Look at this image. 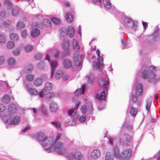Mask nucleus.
<instances>
[{
	"label": "nucleus",
	"mask_w": 160,
	"mask_h": 160,
	"mask_svg": "<svg viewBox=\"0 0 160 160\" xmlns=\"http://www.w3.org/2000/svg\"><path fill=\"white\" fill-rule=\"evenodd\" d=\"M36 136L37 140L42 143V146L48 153L50 152L52 149H53L57 152L61 153L65 152V150L62 148L61 143H58L54 146L52 145L53 140L52 137L46 138L45 135L42 132L38 133Z\"/></svg>",
	"instance_id": "obj_1"
},
{
	"label": "nucleus",
	"mask_w": 160,
	"mask_h": 160,
	"mask_svg": "<svg viewBox=\"0 0 160 160\" xmlns=\"http://www.w3.org/2000/svg\"><path fill=\"white\" fill-rule=\"evenodd\" d=\"M114 154L115 157L120 160H128L131 158L132 151L130 149L124 150L122 152V155H120L118 148L116 147L114 148Z\"/></svg>",
	"instance_id": "obj_2"
},
{
	"label": "nucleus",
	"mask_w": 160,
	"mask_h": 160,
	"mask_svg": "<svg viewBox=\"0 0 160 160\" xmlns=\"http://www.w3.org/2000/svg\"><path fill=\"white\" fill-rule=\"evenodd\" d=\"M155 71H143L142 77L144 79H147L148 82L154 84L160 80V78H157Z\"/></svg>",
	"instance_id": "obj_3"
},
{
	"label": "nucleus",
	"mask_w": 160,
	"mask_h": 160,
	"mask_svg": "<svg viewBox=\"0 0 160 160\" xmlns=\"http://www.w3.org/2000/svg\"><path fill=\"white\" fill-rule=\"evenodd\" d=\"M98 84L100 88L104 91H108L110 85L109 80L108 76L100 78L98 81Z\"/></svg>",
	"instance_id": "obj_4"
},
{
	"label": "nucleus",
	"mask_w": 160,
	"mask_h": 160,
	"mask_svg": "<svg viewBox=\"0 0 160 160\" xmlns=\"http://www.w3.org/2000/svg\"><path fill=\"white\" fill-rule=\"evenodd\" d=\"M59 32L61 35L63 37L68 34L69 37L72 38L74 34V29L72 26L69 27L68 30L65 28H62L59 30Z\"/></svg>",
	"instance_id": "obj_5"
},
{
	"label": "nucleus",
	"mask_w": 160,
	"mask_h": 160,
	"mask_svg": "<svg viewBox=\"0 0 160 160\" xmlns=\"http://www.w3.org/2000/svg\"><path fill=\"white\" fill-rule=\"evenodd\" d=\"M73 60L77 69H81L82 66V56L78 54H75L73 56Z\"/></svg>",
	"instance_id": "obj_6"
},
{
	"label": "nucleus",
	"mask_w": 160,
	"mask_h": 160,
	"mask_svg": "<svg viewBox=\"0 0 160 160\" xmlns=\"http://www.w3.org/2000/svg\"><path fill=\"white\" fill-rule=\"evenodd\" d=\"M82 156L80 152H77L73 153H70L68 155L67 158L70 160H81Z\"/></svg>",
	"instance_id": "obj_7"
},
{
	"label": "nucleus",
	"mask_w": 160,
	"mask_h": 160,
	"mask_svg": "<svg viewBox=\"0 0 160 160\" xmlns=\"http://www.w3.org/2000/svg\"><path fill=\"white\" fill-rule=\"evenodd\" d=\"M62 47L64 50L63 54L64 55H68L70 53L69 44L67 40L63 41L62 43Z\"/></svg>",
	"instance_id": "obj_8"
},
{
	"label": "nucleus",
	"mask_w": 160,
	"mask_h": 160,
	"mask_svg": "<svg viewBox=\"0 0 160 160\" xmlns=\"http://www.w3.org/2000/svg\"><path fill=\"white\" fill-rule=\"evenodd\" d=\"M45 59L48 60V62L50 63V65L52 69V70L55 69L58 65V62L55 61H52L50 62V58L48 54H47L45 58Z\"/></svg>",
	"instance_id": "obj_9"
},
{
	"label": "nucleus",
	"mask_w": 160,
	"mask_h": 160,
	"mask_svg": "<svg viewBox=\"0 0 160 160\" xmlns=\"http://www.w3.org/2000/svg\"><path fill=\"white\" fill-rule=\"evenodd\" d=\"M133 107L135 106L132 103L130 102L129 105V107L131 108L130 114L132 116L134 117L137 113L138 109L137 108H133Z\"/></svg>",
	"instance_id": "obj_10"
},
{
	"label": "nucleus",
	"mask_w": 160,
	"mask_h": 160,
	"mask_svg": "<svg viewBox=\"0 0 160 160\" xmlns=\"http://www.w3.org/2000/svg\"><path fill=\"white\" fill-rule=\"evenodd\" d=\"M63 64L65 68L66 69L70 68L72 66V62L69 58L64 59L63 62Z\"/></svg>",
	"instance_id": "obj_11"
},
{
	"label": "nucleus",
	"mask_w": 160,
	"mask_h": 160,
	"mask_svg": "<svg viewBox=\"0 0 160 160\" xmlns=\"http://www.w3.org/2000/svg\"><path fill=\"white\" fill-rule=\"evenodd\" d=\"M86 86L83 85L82 86V88L77 89L74 92V94L76 96H78L84 93Z\"/></svg>",
	"instance_id": "obj_12"
},
{
	"label": "nucleus",
	"mask_w": 160,
	"mask_h": 160,
	"mask_svg": "<svg viewBox=\"0 0 160 160\" xmlns=\"http://www.w3.org/2000/svg\"><path fill=\"white\" fill-rule=\"evenodd\" d=\"M100 152L98 150H93L91 153V157L93 159H96L98 158L100 156Z\"/></svg>",
	"instance_id": "obj_13"
},
{
	"label": "nucleus",
	"mask_w": 160,
	"mask_h": 160,
	"mask_svg": "<svg viewBox=\"0 0 160 160\" xmlns=\"http://www.w3.org/2000/svg\"><path fill=\"white\" fill-rule=\"evenodd\" d=\"M72 46L74 51L76 52L79 51L80 50V47L78 44L77 41L76 39H73L72 42Z\"/></svg>",
	"instance_id": "obj_14"
},
{
	"label": "nucleus",
	"mask_w": 160,
	"mask_h": 160,
	"mask_svg": "<svg viewBox=\"0 0 160 160\" xmlns=\"http://www.w3.org/2000/svg\"><path fill=\"white\" fill-rule=\"evenodd\" d=\"M131 100L133 105L134 103H136L137 107H139L141 106V102L140 101H137V96L136 93L133 94L131 97Z\"/></svg>",
	"instance_id": "obj_15"
},
{
	"label": "nucleus",
	"mask_w": 160,
	"mask_h": 160,
	"mask_svg": "<svg viewBox=\"0 0 160 160\" xmlns=\"http://www.w3.org/2000/svg\"><path fill=\"white\" fill-rule=\"evenodd\" d=\"M52 88V84L49 82H46L44 87V90L46 92L51 91Z\"/></svg>",
	"instance_id": "obj_16"
},
{
	"label": "nucleus",
	"mask_w": 160,
	"mask_h": 160,
	"mask_svg": "<svg viewBox=\"0 0 160 160\" xmlns=\"http://www.w3.org/2000/svg\"><path fill=\"white\" fill-rule=\"evenodd\" d=\"M8 110L11 113H14L17 112V107L14 104H10L8 107Z\"/></svg>",
	"instance_id": "obj_17"
},
{
	"label": "nucleus",
	"mask_w": 160,
	"mask_h": 160,
	"mask_svg": "<svg viewBox=\"0 0 160 160\" xmlns=\"http://www.w3.org/2000/svg\"><path fill=\"white\" fill-rule=\"evenodd\" d=\"M60 136H61V134H60V133H58L57 135V137H56V140L55 141H54V139H53V143L52 144V145L53 146H55V145H56V144L58 143H61L62 144V148H63L64 149H65V152L64 153H60V152H58V153H60V154H64L66 152V149L64 148L63 146V143H62L61 142H57V141H58L59 139H60ZM52 138H53V137H52Z\"/></svg>",
	"instance_id": "obj_18"
},
{
	"label": "nucleus",
	"mask_w": 160,
	"mask_h": 160,
	"mask_svg": "<svg viewBox=\"0 0 160 160\" xmlns=\"http://www.w3.org/2000/svg\"><path fill=\"white\" fill-rule=\"evenodd\" d=\"M143 88V86L141 83H139L137 86L136 92L137 94H138V95L140 96L141 95L142 92Z\"/></svg>",
	"instance_id": "obj_19"
},
{
	"label": "nucleus",
	"mask_w": 160,
	"mask_h": 160,
	"mask_svg": "<svg viewBox=\"0 0 160 160\" xmlns=\"http://www.w3.org/2000/svg\"><path fill=\"white\" fill-rule=\"evenodd\" d=\"M124 25L125 26H130L133 23V21L128 17L124 18Z\"/></svg>",
	"instance_id": "obj_20"
},
{
	"label": "nucleus",
	"mask_w": 160,
	"mask_h": 160,
	"mask_svg": "<svg viewBox=\"0 0 160 160\" xmlns=\"http://www.w3.org/2000/svg\"><path fill=\"white\" fill-rule=\"evenodd\" d=\"M104 91L102 92L100 94V95L99 94H96V98L98 100H104L106 98V93Z\"/></svg>",
	"instance_id": "obj_21"
},
{
	"label": "nucleus",
	"mask_w": 160,
	"mask_h": 160,
	"mask_svg": "<svg viewBox=\"0 0 160 160\" xmlns=\"http://www.w3.org/2000/svg\"><path fill=\"white\" fill-rule=\"evenodd\" d=\"M40 30L38 28L33 29L31 32V35L33 37H36L38 36L40 34Z\"/></svg>",
	"instance_id": "obj_22"
},
{
	"label": "nucleus",
	"mask_w": 160,
	"mask_h": 160,
	"mask_svg": "<svg viewBox=\"0 0 160 160\" xmlns=\"http://www.w3.org/2000/svg\"><path fill=\"white\" fill-rule=\"evenodd\" d=\"M50 109L51 112H55L58 109L57 105L55 102H52L50 105Z\"/></svg>",
	"instance_id": "obj_23"
},
{
	"label": "nucleus",
	"mask_w": 160,
	"mask_h": 160,
	"mask_svg": "<svg viewBox=\"0 0 160 160\" xmlns=\"http://www.w3.org/2000/svg\"><path fill=\"white\" fill-rule=\"evenodd\" d=\"M103 3L104 7L107 9H110L111 8V4L108 0H103Z\"/></svg>",
	"instance_id": "obj_24"
},
{
	"label": "nucleus",
	"mask_w": 160,
	"mask_h": 160,
	"mask_svg": "<svg viewBox=\"0 0 160 160\" xmlns=\"http://www.w3.org/2000/svg\"><path fill=\"white\" fill-rule=\"evenodd\" d=\"M20 120V118L19 117L16 116L14 117L13 119L10 121L11 124L12 125H17L19 121Z\"/></svg>",
	"instance_id": "obj_25"
},
{
	"label": "nucleus",
	"mask_w": 160,
	"mask_h": 160,
	"mask_svg": "<svg viewBox=\"0 0 160 160\" xmlns=\"http://www.w3.org/2000/svg\"><path fill=\"white\" fill-rule=\"evenodd\" d=\"M59 51L56 49H54L52 50L50 52V54H48L49 56H53L54 58H57L58 55Z\"/></svg>",
	"instance_id": "obj_26"
},
{
	"label": "nucleus",
	"mask_w": 160,
	"mask_h": 160,
	"mask_svg": "<svg viewBox=\"0 0 160 160\" xmlns=\"http://www.w3.org/2000/svg\"><path fill=\"white\" fill-rule=\"evenodd\" d=\"M63 74L62 71H57L55 73V78L57 79H59L61 78Z\"/></svg>",
	"instance_id": "obj_27"
},
{
	"label": "nucleus",
	"mask_w": 160,
	"mask_h": 160,
	"mask_svg": "<svg viewBox=\"0 0 160 160\" xmlns=\"http://www.w3.org/2000/svg\"><path fill=\"white\" fill-rule=\"evenodd\" d=\"M66 19L69 22H71L72 21V15L69 12H67L65 15Z\"/></svg>",
	"instance_id": "obj_28"
},
{
	"label": "nucleus",
	"mask_w": 160,
	"mask_h": 160,
	"mask_svg": "<svg viewBox=\"0 0 160 160\" xmlns=\"http://www.w3.org/2000/svg\"><path fill=\"white\" fill-rule=\"evenodd\" d=\"M94 67L96 69H101L103 68V64L101 62H95L93 64Z\"/></svg>",
	"instance_id": "obj_29"
},
{
	"label": "nucleus",
	"mask_w": 160,
	"mask_h": 160,
	"mask_svg": "<svg viewBox=\"0 0 160 160\" xmlns=\"http://www.w3.org/2000/svg\"><path fill=\"white\" fill-rule=\"evenodd\" d=\"M43 24L46 27L48 28L50 27L52 25L51 22L50 20L45 19L43 20Z\"/></svg>",
	"instance_id": "obj_30"
},
{
	"label": "nucleus",
	"mask_w": 160,
	"mask_h": 160,
	"mask_svg": "<svg viewBox=\"0 0 160 160\" xmlns=\"http://www.w3.org/2000/svg\"><path fill=\"white\" fill-rule=\"evenodd\" d=\"M50 123L57 128H59L61 127V123L57 121H54L51 122Z\"/></svg>",
	"instance_id": "obj_31"
},
{
	"label": "nucleus",
	"mask_w": 160,
	"mask_h": 160,
	"mask_svg": "<svg viewBox=\"0 0 160 160\" xmlns=\"http://www.w3.org/2000/svg\"><path fill=\"white\" fill-rule=\"evenodd\" d=\"M10 39L13 41H17L19 39L18 35L15 33H12L10 35Z\"/></svg>",
	"instance_id": "obj_32"
},
{
	"label": "nucleus",
	"mask_w": 160,
	"mask_h": 160,
	"mask_svg": "<svg viewBox=\"0 0 160 160\" xmlns=\"http://www.w3.org/2000/svg\"><path fill=\"white\" fill-rule=\"evenodd\" d=\"M4 4L8 10L12 8L11 3L9 1L5 0L4 2Z\"/></svg>",
	"instance_id": "obj_33"
},
{
	"label": "nucleus",
	"mask_w": 160,
	"mask_h": 160,
	"mask_svg": "<svg viewBox=\"0 0 160 160\" xmlns=\"http://www.w3.org/2000/svg\"><path fill=\"white\" fill-rule=\"evenodd\" d=\"M113 155L112 153L108 152L106 153L105 160H113Z\"/></svg>",
	"instance_id": "obj_34"
},
{
	"label": "nucleus",
	"mask_w": 160,
	"mask_h": 160,
	"mask_svg": "<svg viewBox=\"0 0 160 160\" xmlns=\"http://www.w3.org/2000/svg\"><path fill=\"white\" fill-rule=\"evenodd\" d=\"M12 118V115L11 114H9L8 115L4 116L3 119L5 123L10 122Z\"/></svg>",
	"instance_id": "obj_35"
},
{
	"label": "nucleus",
	"mask_w": 160,
	"mask_h": 160,
	"mask_svg": "<svg viewBox=\"0 0 160 160\" xmlns=\"http://www.w3.org/2000/svg\"><path fill=\"white\" fill-rule=\"evenodd\" d=\"M159 30V29L158 28L156 29L153 34V38L156 40H158V38H159L160 36V35L158 33Z\"/></svg>",
	"instance_id": "obj_36"
},
{
	"label": "nucleus",
	"mask_w": 160,
	"mask_h": 160,
	"mask_svg": "<svg viewBox=\"0 0 160 160\" xmlns=\"http://www.w3.org/2000/svg\"><path fill=\"white\" fill-rule=\"evenodd\" d=\"M11 23V21H9L5 22L2 23L0 26L1 28H7L8 27L9 25Z\"/></svg>",
	"instance_id": "obj_37"
},
{
	"label": "nucleus",
	"mask_w": 160,
	"mask_h": 160,
	"mask_svg": "<svg viewBox=\"0 0 160 160\" xmlns=\"http://www.w3.org/2000/svg\"><path fill=\"white\" fill-rule=\"evenodd\" d=\"M151 102L150 100L148 99H147L146 103V109L148 113L149 111V109L150 107Z\"/></svg>",
	"instance_id": "obj_38"
},
{
	"label": "nucleus",
	"mask_w": 160,
	"mask_h": 160,
	"mask_svg": "<svg viewBox=\"0 0 160 160\" xmlns=\"http://www.w3.org/2000/svg\"><path fill=\"white\" fill-rule=\"evenodd\" d=\"M42 80L41 79L37 78L34 81V83L35 86H39L42 83Z\"/></svg>",
	"instance_id": "obj_39"
},
{
	"label": "nucleus",
	"mask_w": 160,
	"mask_h": 160,
	"mask_svg": "<svg viewBox=\"0 0 160 160\" xmlns=\"http://www.w3.org/2000/svg\"><path fill=\"white\" fill-rule=\"evenodd\" d=\"M67 122L68 125H74L76 124L77 122L75 120L71 118L69 119H68Z\"/></svg>",
	"instance_id": "obj_40"
},
{
	"label": "nucleus",
	"mask_w": 160,
	"mask_h": 160,
	"mask_svg": "<svg viewBox=\"0 0 160 160\" xmlns=\"http://www.w3.org/2000/svg\"><path fill=\"white\" fill-rule=\"evenodd\" d=\"M33 47L32 46L28 45L25 47L24 49L26 52H29L33 50Z\"/></svg>",
	"instance_id": "obj_41"
},
{
	"label": "nucleus",
	"mask_w": 160,
	"mask_h": 160,
	"mask_svg": "<svg viewBox=\"0 0 160 160\" xmlns=\"http://www.w3.org/2000/svg\"><path fill=\"white\" fill-rule=\"evenodd\" d=\"M25 88L27 89L28 92L32 88V85L31 83L29 82H25L24 84Z\"/></svg>",
	"instance_id": "obj_42"
},
{
	"label": "nucleus",
	"mask_w": 160,
	"mask_h": 160,
	"mask_svg": "<svg viewBox=\"0 0 160 160\" xmlns=\"http://www.w3.org/2000/svg\"><path fill=\"white\" fill-rule=\"evenodd\" d=\"M14 46V43L12 41L8 42L6 45L7 48L9 49L12 48Z\"/></svg>",
	"instance_id": "obj_43"
},
{
	"label": "nucleus",
	"mask_w": 160,
	"mask_h": 160,
	"mask_svg": "<svg viewBox=\"0 0 160 160\" xmlns=\"http://www.w3.org/2000/svg\"><path fill=\"white\" fill-rule=\"evenodd\" d=\"M6 38L2 35L0 34V44H3L5 43L6 42Z\"/></svg>",
	"instance_id": "obj_44"
},
{
	"label": "nucleus",
	"mask_w": 160,
	"mask_h": 160,
	"mask_svg": "<svg viewBox=\"0 0 160 160\" xmlns=\"http://www.w3.org/2000/svg\"><path fill=\"white\" fill-rule=\"evenodd\" d=\"M8 62L9 65H14L15 64L16 61L13 58H11L8 59Z\"/></svg>",
	"instance_id": "obj_45"
},
{
	"label": "nucleus",
	"mask_w": 160,
	"mask_h": 160,
	"mask_svg": "<svg viewBox=\"0 0 160 160\" xmlns=\"http://www.w3.org/2000/svg\"><path fill=\"white\" fill-rule=\"evenodd\" d=\"M124 136L126 141L128 142H130L131 141V137L128 134L125 133Z\"/></svg>",
	"instance_id": "obj_46"
},
{
	"label": "nucleus",
	"mask_w": 160,
	"mask_h": 160,
	"mask_svg": "<svg viewBox=\"0 0 160 160\" xmlns=\"http://www.w3.org/2000/svg\"><path fill=\"white\" fill-rule=\"evenodd\" d=\"M81 110L82 112L84 114L86 113L87 110V107L85 105L82 106L81 108Z\"/></svg>",
	"instance_id": "obj_47"
},
{
	"label": "nucleus",
	"mask_w": 160,
	"mask_h": 160,
	"mask_svg": "<svg viewBox=\"0 0 160 160\" xmlns=\"http://www.w3.org/2000/svg\"><path fill=\"white\" fill-rule=\"evenodd\" d=\"M20 51V49L19 48H15L13 51V53L15 56H18L19 54Z\"/></svg>",
	"instance_id": "obj_48"
},
{
	"label": "nucleus",
	"mask_w": 160,
	"mask_h": 160,
	"mask_svg": "<svg viewBox=\"0 0 160 160\" xmlns=\"http://www.w3.org/2000/svg\"><path fill=\"white\" fill-rule=\"evenodd\" d=\"M2 101L6 103H8L10 101V98L8 96H4L3 98Z\"/></svg>",
	"instance_id": "obj_49"
},
{
	"label": "nucleus",
	"mask_w": 160,
	"mask_h": 160,
	"mask_svg": "<svg viewBox=\"0 0 160 160\" xmlns=\"http://www.w3.org/2000/svg\"><path fill=\"white\" fill-rule=\"evenodd\" d=\"M31 95H36L38 93L37 90L35 88H32L28 92Z\"/></svg>",
	"instance_id": "obj_50"
},
{
	"label": "nucleus",
	"mask_w": 160,
	"mask_h": 160,
	"mask_svg": "<svg viewBox=\"0 0 160 160\" xmlns=\"http://www.w3.org/2000/svg\"><path fill=\"white\" fill-rule=\"evenodd\" d=\"M52 21L55 24H58L59 23L60 20L59 19L55 17L52 18L51 19Z\"/></svg>",
	"instance_id": "obj_51"
},
{
	"label": "nucleus",
	"mask_w": 160,
	"mask_h": 160,
	"mask_svg": "<svg viewBox=\"0 0 160 160\" xmlns=\"http://www.w3.org/2000/svg\"><path fill=\"white\" fill-rule=\"evenodd\" d=\"M17 27L18 29H21L24 27V24L22 22H18L17 24Z\"/></svg>",
	"instance_id": "obj_52"
},
{
	"label": "nucleus",
	"mask_w": 160,
	"mask_h": 160,
	"mask_svg": "<svg viewBox=\"0 0 160 160\" xmlns=\"http://www.w3.org/2000/svg\"><path fill=\"white\" fill-rule=\"evenodd\" d=\"M41 111L45 115H47V113L46 111V108L44 106V105H42L41 109Z\"/></svg>",
	"instance_id": "obj_53"
},
{
	"label": "nucleus",
	"mask_w": 160,
	"mask_h": 160,
	"mask_svg": "<svg viewBox=\"0 0 160 160\" xmlns=\"http://www.w3.org/2000/svg\"><path fill=\"white\" fill-rule=\"evenodd\" d=\"M32 66L31 64H29L25 66L24 70H32Z\"/></svg>",
	"instance_id": "obj_54"
},
{
	"label": "nucleus",
	"mask_w": 160,
	"mask_h": 160,
	"mask_svg": "<svg viewBox=\"0 0 160 160\" xmlns=\"http://www.w3.org/2000/svg\"><path fill=\"white\" fill-rule=\"evenodd\" d=\"M18 13V9L16 8H13L12 12V16H16Z\"/></svg>",
	"instance_id": "obj_55"
},
{
	"label": "nucleus",
	"mask_w": 160,
	"mask_h": 160,
	"mask_svg": "<svg viewBox=\"0 0 160 160\" xmlns=\"http://www.w3.org/2000/svg\"><path fill=\"white\" fill-rule=\"evenodd\" d=\"M54 93H49L46 94L45 95V97L48 100H49L52 97Z\"/></svg>",
	"instance_id": "obj_56"
},
{
	"label": "nucleus",
	"mask_w": 160,
	"mask_h": 160,
	"mask_svg": "<svg viewBox=\"0 0 160 160\" xmlns=\"http://www.w3.org/2000/svg\"><path fill=\"white\" fill-rule=\"evenodd\" d=\"M34 78V76L32 74H28L26 76L27 79L29 81H32Z\"/></svg>",
	"instance_id": "obj_57"
},
{
	"label": "nucleus",
	"mask_w": 160,
	"mask_h": 160,
	"mask_svg": "<svg viewBox=\"0 0 160 160\" xmlns=\"http://www.w3.org/2000/svg\"><path fill=\"white\" fill-rule=\"evenodd\" d=\"M91 73H89L88 75H87L86 76V77L88 79V82H89L90 84H92V80L91 79Z\"/></svg>",
	"instance_id": "obj_58"
},
{
	"label": "nucleus",
	"mask_w": 160,
	"mask_h": 160,
	"mask_svg": "<svg viewBox=\"0 0 160 160\" xmlns=\"http://www.w3.org/2000/svg\"><path fill=\"white\" fill-rule=\"evenodd\" d=\"M122 42L123 44V48H129V47H128V46L127 45V41L125 39H123L122 40Z\"/></svg>",
	"instance_id": "obj_59"
},
{
	"label": "nucleus",
	"mask_w": 160,
	"mask_h": 160,
	"mask_svg": "<svg viewBox=\"0 0 160 160\" xmlns=\"http://www.w3.org/2000/svg\"><path fill=\"white\" fill-rule=\"evenodd\" d=\"M21 34L22 36L24 38H26L28 36V33L26 30H23L21 32Z\"/></svg>",
	"instance_id": "obj_60"
},
{
	"label": "nucleus",
	"mask_w": 160,
	"mask_h": 160,
	"mask_svg": "<svg viewBox=\"0 0 160 160\" xmlns=\"http://www.w3.org/2000/svg\"><path fill=\"white\" fill-rule=\"evenodd\" d=\"M6 17V14L4 12H1L0 13V19L3 20Z\"/></svg>",
	"instance_id": "obj_61"
},
{
	"label": "nucleus",
	"mask_w": 160,
	"mask_h": 160,
	"mask_svg": "<svg viewBox=\"0 0 160 160\" xmlns=\"http://www.w3.org/2000/svg\"><path fill=\"white\" fill-rule=\"evenodd\" d=\"M45 92L44 90H42L40 92L38 93V95L40 97L42 98L43 97L44 95L45 94Z\"/></svg>",
	"instance_id": "obj_62"
},
{
	"label": "nucleus",
	"mask_w": 160,
	"mask_h": 160,
	"mask_svg": "<svg viewBox=\"0 0 160 160\" xmlns=\"http://www.w3.org/2000/svg\"><path fill=\"white\" fill-rule=\"evenodd\" d=\"M5 108L4 105L2 104H0V112H2L5 110Z\"/></svg>",
	"instance_id": "obj_63"
},
{
	"label": "nucleus",
	"mask_w": 160,
	"mask_h": 160,
	"mask_svg": "<svg viewBox=\"0 0 160 160\" xmlns=\"http://www.w3.org/2000/svg\"><path fill=\"white\" fill-rule=\"evenodd\" d=\"M79 120L80 122H84L86 120V116H82L80 117Z\"/></svg>",
	"instance_id": "obj_64"
}]
</instances>
